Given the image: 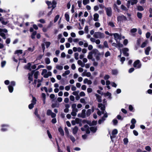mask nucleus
Returning a JSON list of instances; mask_svg holds the SVG:
<instances>
[{
	"label": "nucleus",
	"mask_w": 152,
	"mask_h": 152,
	"mask_svg": "<svg viewBox=\"0 0 152 152\" xmlns=\"http://www.w3.org/2000/svg\"><path fill=\"white\" fill-rule=\"evenodd\" d=\"M12 19L15 24H17L20 27L23 26V18H18L16 16L14 15L12 16Z\"/></svg>",
	"instance_id": "f257e3e1"
},
{
	"label": "nucleus",
	"mask_w": 152,
	"mask_h": 152,
	"mask_svg": "<svg viewBox=\"0 0 152 152\" xmlns=\"http://www.w3.org/2000/svg\"><path fill=\"white\" fill-rule=\"evenodd\" d=\"M98 107L99 108H100L101 110H102L101 112L99 110H98L97 113L98 115L100 116L102 114H104L106 113L105 111V107L104 105L102 103H99L98 104ZM97 110H99L97 109Z\"/></svg>",
	"instance_id": "f03ea898"
},
{
	"label": "nucleus",
	"mask_w": 152,
	"mask_h": 152,
	"mask_svg": "<svg viewBox=\"0 0 152 152\" xmlns=\"http://www.w3.org/2000/svg\"><path fill=\"white\" fill-rule=\"evenodd\" d=\"M93 37L96 39H102L104 37V35L103 33L96 32L94 33Z\"/></svg>",
	"instance_id": "7ed1b4c3"
},
{
	"label": "nucleus",
	"mask_w": 152,
	"mask_h": 152,
	"mask_svg": "<svg viewBox=\"0 0 152 152\" xmlns=\"http://www.w3.org/2000/svg\"><path fill=\"white\" fill-rule=\"evenodd\" d=\"M109 133L110 136L111 140L112 142H113V139L115 137V135L117 134L118 130L117 129H115L112 131L111 134L110 133V132Z\"/></svg>",
	"instance_id": "20e7f679"
},
{
	"label": "nucleus",
	"mask_w": 152,
	"mask_h": 152,
	"mask_svg": "<svg viewBox=\"0 0 152 152\" xmlns=\"http://www.w3.org/2000/svg\"><path fill=\"white\" fill-rule=\"evenodd\" d=\"M133 66L137 69L140 68L141 66V64L140 63V61L139 60L136 61L133 64Z\"/></svg>",
	"instance_id": "39448f33"
},
{
	"label": "nucleus",
	"mask_w": 152,
	"mask_h": 152,
	"mask_svg": "<svg viewBox=\"0 0 152 152\" xmlns=\"http://www.w3.org/2000/svg\"><path fill=\"white\" fill-rule=\"evenodd\" d=\"M7 31L5 29L0 28V35L4 39H6V37L5 34L4 33H7Z\"/></svg>",
	"instance_id": "423d86ee"
},
{
	"label": "nucleus",
	"mask_w": 152,
	"mask_h": 152,
	"mask_svg": "<svg viewBox=\"0 0 152 152\" xmlns=\"http://www.w3.org/2000/svg\"><path fill=\"white\" fill-rule=\"evenodd\" d=\"M46 114L48 116H51L52 118H54L56 116V114L53 112L52 110L50 109L47 110L46 112Z\"/></svg>",
	"instance_id": "0eeeda50"
},
{
	"label": "nucleus",
	"mask_w": 152,
	"mask_h": 152,
	"mask_svg": "<svg viewBox=\"0 0 152 152\" xmlns=\"http://www.w3.org/2000/svg\"><path fill=\"white\" fill-rule=\"evenodd\" d=\"M81 130L83 131H86V134H88L90 133L89 128L87 125H85L83 127L81 128Z\"/></svg>",
	"instance_id": "6e6552de"
},
{
	"label": "nucleus",
	"mask_w": 152,
	"mask_h": 152,
	"mask_svg": "<svg viewBox=\"0 0 152 152\" xmlns=\"http://www.w3.org/2000/svg\"><path fill=\"white\" fill-rule=\"evenodd\" d=\"M105 10L107 15L109 16H111L112 14V10L110 7H106L105 8Z\"/></svg>",
	"instance_id": "1a4fd4ad"
},
{
	"label": "nucleus",
	"mask_w": 152,
	"mask_h": 152,
	"mask_svg": "<svg viewBox=\"0 0 152 152\" xmlns=\"http://www.w3.org/2000/svg\"><path fill=\"white\" fill-rule=\"evenodd\" d=\"M108 115L107 113L104 114V116L102 117L101 119H99L98 121V123L99 124H101L103 123L104 121L106 120V118H107Z\"/></svg>",
	"instance_id": "9d476101"
},
{
	"label": "nucleus",
	"mask_w": 152,
	"mask_h": 152,
	"mask_svg": "<svg viewBox=\"0 0 152 152\" xmlns=\"http://www.w3.org/2000/svg\"><path fill=\"white\" fill-rule=\"evenodd\" d=\"M127 19L126 18L124 15L119 16L117 17V20L118 21H126Z\"/></svg>",
	"instance_id": "9b49d317"
},
{
	"label": "nucleus",
	"mask_w": 152,
	"mask_h": 152,
	"mask_svg": "<svg viewBox=\"0 0 152 152\" xmlns=\"http://www.w3.org/2000/svg\"><path fill=\"white\" fill-rule=\"evenodd\" d=\"M117 43H113L112 44V45L113 46L115 47L116 48H122L123 46V45L122 44H121L118 41H117V42H116Z\"/></svg>",
	"instance_id": "f8f14e48"
},
{
	"label": "nucleus",
	"mask_w": 152,
	"mask_h": 152,
	"mask_svg": "<svg viewBox=\"0 0 152 152\" xmlns=\"http://www.w3.org/2000/svg\"><path fill=\"white\" fill-rule=\"evenodd\" d=\"M86 110L85 109H83L82 110L81 113H79L77 115V116L79 117H81L84 118L85 117Z\"/></svg>",
	"instance_id": "ddd939ff"
},
{
	"label": "nucleus",
	"mask_w": 152,
	"mask_h": 152,
	"mask_svg": "<svg viewBox=\"0 0 152 152\" xmlns=\"http://www.w3.org/2000/svg\"><path fill=\"white\" fill-rule=\"evenodd\" d=\"M129 50L127 48H124L122 50V52L124 56H129V54L128 53Z\"/></svg>",
	"instance_id": "4468645a"
},
{
	"label": "nucleus",
	"mask_w": 152,
	"mask_h": 152,
	"mask_svg": "<svg viewBox=\"0 0 152 152\" xmlns=\"http://www.w3.org/2000/svg\"><path fill=\"white\" fill-rule=\"evenodd\" d=\"M113 35L114 36L115 39L116 40V42H117V40L118 39H121V36L119 35L118 34L115 33L113 34Z\"/></svg>",
	"instance_id": "2eb2a0df"
},
{
	"label": "nucleus",
	"mask_w": 152,
	"mask_h": 152,
	"mask_svg": "<svg viewBox=\"0 0 152 152\" xmlns=\"http://www.w3.org/2000/svg\"><path fill=\"white\" fill-rule=\"evenodd\" d=\"M34 71H32L31 73H28V79L29 80V83H30L33 81V75L34 73Z\"/></svg>",
	"instance_id": "dca6fc26"
},
{
	"label": "nucleus",
	"mask_w": 152,
	"mask_h": 152,
	"mask_svg": "<svg viewBox=\"0 0 152 152\" xmlns=\"http://www.w3.org/2000/svg\"><path fill=\"white\" fill-rule=\"evenodd\" d=\"M1 126L2 127L1 129V131L2 132H5L7 130L9 127V125L3 124L1 125Z\"/></svg>",
	"instance_id": "f3484780"
},
{
	"label": "nucleus",
	"mask_w": 152,
	"mask_h": 152,
	"mask_svg": "<svg viewBox=\"0 0 152 152\" xmlns=\"http://www.w3.org/2000/svg\"><path fill=\"white\" fill-rule=\"evenodd\" d=\"M15 85V81H12L10 83V93H12L13 90V86Z\"/></svg>",
	"instance_id": "a211bd4d"
},
{
	"label": "nucleus",
	"mask_w": 152,
	"mask_h": 152,
	"mask_svg": "<svg viewBox=\"0 0 152 152\" xmlns=\"http://www.w3.org/2000/svg\"><path fill=\"white\" fill-rule=\"evenodd\" d=\"M137 2V0H128L127 1V4H129V5H130V4L131 3V4L133 5L134 4H136Z\"/></svg>",
	"instance_id": "6ab92c4d"
},
{
	"label": "nucleus",
	"mask_w": 152,
	"mask_h": 152,
	"mask_svg": "<svg viewBox=\"0 0 152 152\" xmlns=\"http://www.w3.org/2000/svg\"><path fill=\"white\" fill-rule=\"evenodd\" d=\"M83 83L84 84L87 83L88 85H91L92 83V81L90 80H88L87 78H85L83 80Z\"/></svg>",
	"instance_id": "aec40b11"
},
{
	"label": "nucleus",
	"mask_w": 152,
	"mask_h": 152,
	"mask_svg": "<svg viewBox=\"0 0 152 152\" xmlns=\"http://www.w3.org/2000/svg\"><path fill=\"white\" fill-rule=\"evenodd\" d=\"M72 133L73 134H75L78 130V128L77 126H75L74 128H72Z\"/></svg>",
	"instance_id": "412c9836"
},
{
	"label": "nucleus",
	"mask_w": 152,
	"mask_h": 152,
	"mask_svg": "<svg viewBox=\"0 0 152 152\" xmlns=\"http://www.w3.org/2000/svg\"><path fill=\"white\" fill-rule=\"evenodd\" d=\"M78 111L77 109H72V112L71 113V115L73 116H76L77 115V113Z\"/></svg>",
	"instance_id": "4be33fe9"
},
{
	"label": "nucleus",
	"mask_w": 152,
	"mask_h": 152,
	"mask_svg": "<svg viewBox=\"0 0 152 152\" xmlns=\"http://www.w3.org/2000/svg\"><path fill=\"white\" fill-rule=\"evenodd\" d=\"M35 114L37 116L38 118L42 122H44V120L41 121V118L38 114V110L37 109H36L34 112Z\"/></svg>",
	"instance_id": "5701e85b"
},
{
	"label": "nucleus",
	"mask_w": 152,
	"mask_h": 152,
	"mask_svg": "<svg viewBox=\"0 0 152 152\" xmlns=\"http://www.w3.org/2000/svg\"><path fill=\"white\" fill-rule=\"evenodd\" d=\"M151 49V48L150 47H148L145 49V53L146 55H148L149 54V52Z\"/></svg>",
	"instance_id": "b1692460"
},
{
	"label": "nucleus",
	"mask_w": 152,
	"mask_h": 152,
	"mask_svg": "<svg viewBox=\"0 0 152 152\" xmlns=\"http://www.w3.org/2000/svg\"><path fill=\"white\" fill-rule=\"evenodd\" d=\"M99 15L98 14L96 13L94 15V20L95 21H98Z\"/></svg>",
	"instance_id": "393cba45"
},
{
	"label": "nucleus",
	"mask_w": 152,
	"mask_h": 152,
	"mask_svg": "<svg viewBox=\"0 0 152 152\" xmlns=\"http://www.w3.org/2000/svg\"><path fill=\"white\" fill-rule=\"evenodd\" d=\"M95 96L96 97V99L98 102H101L102 101L101 99V96L96 94H95Z\"/></svg>",
	"instance_id": "a878e982"
},
{
	"label": "nucleus",
	"mask_w": 152,
	"mask_h": 152,
	"mask_svg": "<svg viewBox=\"0 0 152 152\" xmlns=\"http://www.w3.org/2000/svg\"><path fill=\"white\" fill-rule=\"evenodd\" d=\"M113 7L114 10L117 11V12H120V9L118 8V7L116 5V4H113Z\"/></svg>",
	"instance_id": "bb28decb"
},
{
	"label": "nucleus",
	"mask_w": 152,
	"mask_h": 152,
	"mask_svg": "<svg viewBox=\"0 0 152 152\" xmlns=\"http://www.w3.org/2000/svg\"><path fill=\"white\" fill-rule=\"evenodd\" d=\"M77 64L80 66L81 67H83L85 66V64L83 63L82 61L80 60H78L77 61Z\"/></svg>",
	"instance_id": "cd10ccee"
},
{
	"label": "nucleus",
	"mask_w": 152,
	"mask_h": 152,
	"mask_svg": "<svg viewBox=\"0 0 152 152\" xmlns=\"http://www.w3.org/2000/svg\"><path fill=\"white\" fill-rule=\"evenodd\" d=\"M89 130H90L91 132L93 133H95L97 130V127H91L89 128Z\"/></svg>",
	"instance_id": "c85d7f7f"
},
{
	"label": "nucleus",
	"mask_w": 152,
	"mask_h": 152,
	"mask_svg": "<svg viewBox=\"0 0 152 152\" xmlns=\"http://www.w3.org/2000/svg\"><path fill=\"white\" fill-rule=\"evenodd\" d=\"M148 43V41L147 40H146L144 42H143L140 46L141 48H143L145 47L147 45Z\"/></svg>",
	"instance_id": "c756f323"
},
{
	"label": "nucleus",
	"mask_w": 152,
	"mask_h": 152,
	"mask_svg": "<svg viewBox=\"0 0 152 152\" xmlns=\"http://www.w3.org/2000/svg\"><path fill=\"white\" fill-rule=\"evenodd\" d=\"M58 131L61 136H63L64 135V131L62 129L61 127H60L58 128Z\"/></svg>",
	"instance_id": "7c9ffc66"
},
{
	"label": "nucleus",
	"mask_w": 152,
	"mask_h": 152,
	"mask_svg": "<svg viewBox=\"0 0 152 152\" xmlns=\"http://www.w3.org/2000/svg\"><path fill=\"white\" fill-rule=\"evenodd\" d=\"M59 104L58 103L56 102L54 103H53L52 104L51 107L52 108L58 107L59 106Z\"/></svg>",
	"instance_id": "2f4dec72"
},
{
	"label": "nucleus",
	"mask_w": 152,
	"mask_h": 152,
	"mask_svg": "<svg viewBox=\"0 0 152 152\" xmlns=\"http://www.w3.org/2000/svg\"><path fill=\"white\" fill-rule=\"evenodd\" d=\"M67 137L70 139L73 142H74L75 141V137L73 136L72 135H69Z\"/></svg>",
	"instance_id": "473e14b6"
},
{
	"label": "nucleus",
	"mask_w": 152,
	"mask_h": 152,
	"mask_svg": "<svg viewBox=\"0 0 152 152\" xmlns=\"http://www.w3.org/2000/svg\"><path fill=\"white\" fill-rule=\"evenodd\" d=\"M23 53V51L22 50H17L15 51V53L17 54L18 56H19L20 54H22Z\"/></svg>",
	"instance_id": "72a5a7b5"
},
{
	"label": "nucleus",
	"mask_w": 152,
	"mask_h": 152,
	"mask_svg": "<svg viewBox=\"0 0 152 152\" xmlns=\"http://www.w3.org/2000/svg\"><path fill=\"white\" fill-rule=\"evenodd\" d=\"M56 68L58 70H61L63 69V66L59 65H57L56 66Z\"/></svg>",
	"instance_id": "f704fd0d"
},
{
	"label": "nucleus",
	"mask_w": 152,
	"mask_h": 152,
	"mask_svg": "<svg viewBox=\"0 0 152 152\" xmlns=\"http://www.w3.org/2000/svg\"><path fill=\"white\" fill-rule=\"evenodd\" d=\"M93 53L92 52H90L89 53L88 56L87 58L88 59H91L93 58Z\"/></svg>",
	"instance_id": "c9c22d12"
},
{
	"label": "nucleus",
	"mask_w": 152,
	"mask_h": 152,
	"mask_svg": "<svg viewBox=\"0 0 152 152\" xmlns=\"http://www.w3.org/2000/svg\"><path fill=\"white\" fill-rule=\"evenodd\" d=\"M70 73V71L69 70L66 71L64 73H63L62 76L63 77H65L66 75H68Z\"/></svg>",
	"instance_id": "e433bc0d"
},
{
	"label": "nucleus",
	"mask_w": 152,
	"mask_h": 152,
	"mask_svg": "<svg viewBox=\"0 0 152 152\" xmlns=\"http://www.w3.org/2000/svg\"><path fill=\"white\" fill-rule=\"evenodd\" d=\"M31 64L30 63L28 64L27 65L24 66L25 69L31 70V69L30 68Z\"/></svg>",
	"instance_id": "4c0bfd02"
},
{
	"label": "nucleus",
	"mask_w": 152,
	"mask_h": 152,
	"mask_svg": "<svg viewBox=\"0 0 152 152\" xmlns=\"http://www.w3.org/2000/svg\"><path fill=\"white\" fill-rule=\"evenodd\" d=\"M65 17L66 18V20L67 22H69V15L67 13L65 14Z\"/></svg>",
	"instance_id": "58836bf2"
},
{
	"label": "nucleus",
	"mask_w": 152,
	"mask_h": 152,
	"mask_svg": "<svg viewBox=\"0 0 152 152\" xmlns=\"http://www.w3.org/2000/svg\"><path fill=\"white\" fill-rule=\"evenodd\" d=\"M121 10L125 11H127L128 10V9L123 4L121 5Z\"/></svg>",
	"instance_id": "ea45409f"
},
{
	"label": "nucleus",
	"mask_w": 152,
	"mask_h": 152,
	"mask_svg": "<svg viewBox=\"0 0 152 152\" xmlns=\"http://www.w3.org/2000/svg\"><path fill=\"white\" fill-rule=\"evenodd\" d=\"M137 9L139 11H142L144 10V8L141 6H137Z\"/></svg>",
	"instance_id": "a19ab883"
},
{
	"label": "nucleus",
	"mask_w": 152,
	"mask_h": 152,
	"mask_svg": "<svg viewBox=\"0 0 152 152\" xmlns=\"http://www.w3.org/2000/svg\"><path fill=\"white\" fill-rule=\"evenodd\" d=\"M64 130L65 131L66 134V135L67 137L69 135V132L67 127H65L64 128Z\"/></svg>",
	"instance_id": "79ce46f5"
},
{
	"label": "nucleus",
	"mask_w": 152,
	"mask_h": 152,
	"mask_svg": "<svg viewBox=\"0 0 152 152\" xmlns=\"http://www.w3.org/2000/svg\"><path fill=\"white\" fill-rule=\"evenodd\" d=\"M137 16L139 18L141 19L142 17V15L141 13L138 12L137 13Z\"/></svg>",
	"instance_id": "37998d69"
},
{
	"label": "nucleus",
	"mask_w": 152,
	"mask_h": 152,
	"mask_svg": "<svg viewBox=\"0 0 152 152\" xmlns=\"http://www.w3.org/2000/svg\"><path fill=\"white\" fill-rule=\"evenodd\" d=\"M37 34L36 31H33L31 35V37L32 39H34L35 38V36Z\"/></svg>",
	"instance_id": "c03bdc74"
},
{
	"label": "nucleus",
	"mask_w": 152,
	"mask_h": 152,
	"mask_svg": "<svg viewBox=\"0 0 152 152\" xmlns=\"http://www.w3.org/2000/svg\"><path fill=\"white\" fill-rule=\"evenodd\" d=\"M45 63L47 64H49L50 63V59L48 58H46L45 59Z\"/></svg>",
	"instance_id": "a18cd8bd"
},
{
	"label": "nucleus",
	"mask_w": 152,
	"mask_h": 152,
	"mask_svg": "<svg viewBox=\"0 0 152 152\" xmlns=\"http://www.w3.org/2000/svg\"><path fill=\"white\" fill-rule=\"evenodd\" d=\"M45 44L47 48H48L51 44L50 42H45Z\"/></svg>",
	"instance_id": "49530a36"
},
{
	"label": "nucleus",
	"mask_w": 152,
	"mask_h": 152,
	"mask_svg": "<svg viewBox=\"0 0 152 152\" xmlns=\"http://www.w3.org/2000/svg\"><path fill=\"white\" fill-rule=\"evenodd\" d=\"M91 113V109H88L86 112V115L88 116L90 115Z\"/></svg>",
	"instance_id": "de8ad7c7"
},
{
	"label": "nucleus",
	"mask_w": 152,
	"mask_h": 152,
	"mask_svg": "<svg viewBox=\"0 0 152 152\" xmlns=\"http://www.w3.org/2000/svg\"><path fill=\"white\" fill-rule=\"evenodd\" d=\"M36 98L34 97H33L31 101V104L34 105L36 103Z\"/></svg>",
	"instance_id": "09e8293b"
},
{
	"label": "nucleus",
	"mask_w": 152,
	"mask_h": 152,
	"mask_svg": "<svg viewBox=\"0 0 152 152\" xmlns=\"http://www.w3.org/2000/svg\"><path fill=\"white\" fill-rule=\"evenodd\" d=\"M118 71L117 69H113L112 70V74L113 75H116L117 74Z\"/></svg>",
	"instance_id": "8fccbe9b"
},
{
	"label": "nucleus",
	"mask_w": 152,
	"mask_h": 152,
	"mask_svg": "<svg viewBox=\"0 0 152 152\" xmlns=\"http://www.w3.org/2000/svg\"><path fill=\"white\" fill-rule=\"evenodd\" d=\"M123 141L125 145H127L128 142V140L127 138H125L124 139Z\"/></svg>",
	"instance_id": "3c124183"
},
{
	"label": "nucleus",
	"mask_w": 152,
	"mask_h": 152,
	"mask_svg": "<svg viewBox=\"0 0 152 152\" xmlns=\"http://www.w3.org/2000/svg\"><path fill=\"white\" fill-rule=\"evenodd\" d=\"M59 18V15H57L56 16L54 19V22L55 23L57 22Z\"/></svg>",
	"instance_id": "603ef678"
},
{
	"label": "nucleus",
	"mask_w": 152,
	"mask_h": 152,
	"mask_svg": "<svg viewBox=\"0 0 152 152\" xmlns=\"http://www.w3.org/2000/svg\"><path fill=\"white\" fill-rule=\"evenodd\" d=\"M145 149L148 151H150L151 150V148L149 146H146L145 148Z\"/></svg>",
	"instance_id": "864d4df0"
},
{
	"label": "nucleus",
	"mask_w": 152,
	"mask_h": 152,
	"mask_svg": "<svg viewBox=\"0 0 152 152\" xmlns=\"http://www.w3.org/2000/svg\"><path fill=\"white\" fill-rule=\"evenodd\" d=\"M39 72L38 71H37L35 72L34 74V77L36 79H37L38 77V75L39 74Z\"/></svg>",
	"instance_id": "5fc2aeb1"
},
{
	"label": "nucleus",
	"mask_w": 152,
	"mask_h": 152,
	"mask_svg": "<svg viewBox=\"0 0 152 152\" xmlns=\"http://www.w3.org/2000/svg\"><path fill=\"white\" fill-rule=\"evenodd\" d=\"M46 3L48 6V8H51V6L52 4V3L51 2L48 1H47L46 2Z\"/></svg>",
	"instance_id": "6e6d98bb"
},
{
	"label": "nucleus",
	"mask_w": 152,
	"mask_h": 152,
	"mask_svg": "<svg viewBox=\"0 0 152 152\" xmlns=\"http://www.w3.org/2000/svg\"><path fill=\"white\" fill-rule=\"evenodd\" d=\"M89 0H83V4L84 5H86L89 3Z\"/></svg>",
	"instance_id": "4d7b16f0"
},
{
	"label": "nucleus",
	"mask_w": 152,
	"mask_h": 152,
	"mask_svg": "<svg viewBox=\"0 0 152 152\" xmlns=\"http://www.w3.org/2000/svg\"><path fill=\"white\" fill-rule=\"evenodd\" d=\"M108 25L111 26V27H113L115 26V25L113 22H110L108 23Z\"/></svg>",
	"instance_id": "13d9d810"
},
{
	"label": "nucleus",
	"mask_w": 152,
	"mask_h": 152,
	"mask_svg": "<svg viewBox=\"0 0 152 152\" xmlns=\"http://www.w3.org/2000/svg\"><path fill=\"white\" fill-rule=\"evenodd\" d=\"M79 93V91H75L72 92V94L75 96H77L78 95Z\"/></svg>",
	"instance_id": "bf43d9fd"
},
{
	"label": "nucleus",
	"mask_w": 152,
	"mask_h": 152,
	"mask_svg": "<svg viewBox=\"0 0 152 152\" xmlns=\"http://www.w3.org/2000/svg\"><path fill=\"white\" fill-rule=\"evenodd\" d=\"M78 55L79 54L77 53H76L74 54L75 58L76 60H78Z\"/></svg>",
	"instance_id": "052dcab7"
},
{
	"label": "nucleus",
	"mask_w": 152,
	"mask_h": 152,
	"mask_svg": "<svg viewBox=\"0 0 152 152\" xmlns=\"http://www.w3.org/2000/svg\"><path fill=\"white\" fill-rule=\"evenodd\" d=\"M148 60H150L149 57H145L143 58L142 61L144 62H146Z\"/></svg>",
	"instance_id": "680f3d73"
},
{
	"label": "nucleus",
	"mask_w": 152,
	"mask_h": 152,
	"mask_svg": "<svg viewBox=\"0 0 152 152\" xmlns=\"http://www.w3.org/2000/svg\"><path fill=\"white\" fill-rule=\"evenodd\" d=\"M137 29L136 28H133L132 29L130 30V32L131 33H134L137 31Z\"/></svg>",
	"instance_id": "e2e57ef3"
},
{
	"label": "nucleus",
	"mask_w": 152,
	"mask_h": 152,
	"mask_svg": "<svg viewBox=\"0 0 152 152\" xmlns=\"http://www.w3.org/2000/svg\"><path fill=\"white\" fill-rule=\"evenodd\" d=\"M84 30L85 31V32L86 33H88V26H86L85 28H84Z\"/></svg>",
	"instance_id": "0e129e2a"
},
{
	"label": "nucleus",
	"mask_w": 152,
	"mask_h": 152,
	"mask_svg": "<svg viewBox=\"0 0 152 152\" xmlns=\"http://www.w3.org/2000/svg\"><path fill=\"white\" fill-rule=\"evenodd\" d=\"M113 124L114 125H116L118 123V121L116 119H114L113 120Z\"/></svg>",
	"instance_id": "69168bd1"
},
{
	"label": "nucleus",
	"mask_w": 152,
	"mask_h": 152,
	"mask_svg": "<svg viewBox=\"0 0 152 152\" xmlns=\"http://www.w3.org/2000/svg\"><path fill=\"white\" fill-rule=\"evenodd\" d=\"M149 12L150 13V15L149 17H152V8H150L149 9Z\"/></svg>",
	"instance_id": "338daca9"
},
{
	"label": "nucleus",
	"mask_w": 152,
	"mask_h": 152,
	"mask_svg": "<svg viewBox=\"0 0 152 152\" xmlns=\"http://www.w3.org/2000/svg\"><path fill=\"white\" fill-rule=\"evenodd\" d=\"M95 26L96 27L98 28L100 26V24L99 22H96L95 23Z\"/></svg>",
	"instance_id": "774afa93"
}]
</instances>
